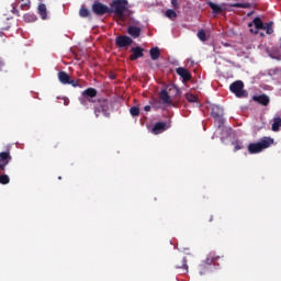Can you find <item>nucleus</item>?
Instances as JSON below:
<instances>
[{
    "mask_svg": "<svg viewBox=\"0 0 281 281\" xmlns=\"http://www.w3.org/2000/svg\"><path fill=\"white\" fill-rule=\"evenodd\" d=\"M79 102L80 104H82V106H89V103H93L95 117H100V113H103L104 117H111V113H109V100L104 98L95 101L87 99V97H83L81 94V97L79 98Z\"/></svg>",
    "mask_w": 281,
    "mask_h": 281,
    "instance_id": "obj_1",
    "label": "nucleus"
},
{
    "mask_svg": "<svg viewBox=\"0 0 281 281\" xmlns=\"http://www.w3.org/2000/svg\"><path fill=\"white\" fill-rule=\"evenodd\" d=\"M274 139L269 136H263L257 143H250L248 145V153L250 155H258V153H262V150H267V148H271L274 144Z\"/></svg>",
    "mask_w": 281,
    "mask_h": 281,
    "instance_id": "obj_2",
    "label": "nucleus"
},
{
    "mask_svg": "<svg viewBox=\"0 0 281 281\" xmlns=\"http://www.w3.org/2000/svg\"><path fill=\"white\" fill-rule=\"evenodd\" d=\"M128 10V0H113L110 3V14H115L120 21H126V12Z\"/></svg>",
    "mask_w": 281,
    "mask_h": 281,
    "instance_id": "obj_3",
    "label": "nucleus"
},
{
    "mask_svg": "<svg viewBox=\"0 0 281 281\" xmlns=\"http://www.w3.org/2000/svg\"><path fill=\"white\" fill-rule=\"evenodd\" d=\"M229 89L236 98H247V90H245V83L241 80L231 83Z\"/></svg>",
    "mask_w": 281,
    "mask_h": 281,
    "instance_id": "obj_4",
    "label": "nucleus"
},
{
    "mask_svg": "<svg viewBox=\"0 0 281 281\" xmlns=\"http://www.w3.org/2000/svg\"><path fill=\"white\" fill-rule=\"evenodd\" d=\"M92 12L97 16H104V14H111V9L109 8V5L100 1H94L92 4Z\"/></svg>",
    "mask_w": 281,
    "mask_h": 281,
    "instance_id": "obj_5",
    "label": "nucleus"
},
{
    "mask_svg": "<svg viewBox=\"0 0 281 281\" xmlns=\"http://www.w3.org/2000/svg\"><path fill=\"white\" fill-rule=\"evenodd\" d=\"M115 45L119 49H122L123 47H131V45H133V38L128 37V35L116 36Z\"/></svg>",
    "mask_w": 281,
    "mask_h": 281,
    "instance_id": "obj_6",
    "label": "nucleus"
},
{
    "mask_svg": "<svg viewBox=\"0 0 281 281\" xmlns=\"http://www.w3.org/2000/svg\"><path fill=\"white\" fill-rule=\"evenodd\" d=\"M211 116L218 122V126H223L225 124V120L223 119V110L218 105H213L211 109Z\"/></svg>",
    "mask_w": 281,
    "mask_h": 281,
    "instance_id": "obj_7",
    "label": "nucleus"
},
{
    "mask_svg": "<svg viewBox=\"0 0 281 281\" xmlns=\"http://www.w3.org/2000/svg\"><path fill=\"white\" fill-rule=\"evenodd\" d=\"M12 161V155L10 151H1L0 153V172H5V166Z\"/></svg>",
    "mask_w": 281,
    "mask_h": 281,
    "instance_id": "obj_8",
    "label": "nucleus"
},
{
    "mask_svg": "<svg viewBox=\"0 0 281 281\" xmlns=\"http://www.w3.org/2000/svg\"><path fill=\"white\" fill-rule=\"evenodd\" d=\"M170 126H171L170 121L168 123L157 122L153 126L151 132L154 133V135H159V134L164 133L165 131H168V128H170Z\"/></svg>",
    "mask_w": 281,
    "mask_h": 281,
    "instance_id": "obj_9",
    "label": "nucleus"
},
{
    "mask_svg": "<svg viewBox=\"0 0 281 281\" xmlns=\"http://www.w3.org/2000/svg\"><path fill=\"white\" fill-rule=\"evenodd\" d=\"M176 74L182 78V82H190L192 80V74L187 68L179 67L176 69Z\"/></svg>",
    "mask_w": 281,
    "mask_h": 281,
    "instance_id": "obj_10",
    "label": "nucleus"
},
{
    "mask_svg": "<svg viewBox=\"0 0 281 281\" xmlns=\"http://www.w3.org/2000/svg\"><path fill=\"white\" fill-rule=\"evenodd\" d=\"M207 5H209V8H211V10L214 14H223V12H225V9L223 7H225V5H228V8H229V4H227V3H223L221 5V4L214 3L212 1H209Z\"/></svg>",
    "mask_w": 281,
    "mask_h": 281,
    "instance_id": "obj_11",
    "label": "nucleus"
},
{
    "mask_svg": "<svg viewBox=\"0 0 281 281\" xmlns=\"http://www.w3.org/2000/svg\"><path fill=\"white\" fill-rule=\"evenodd\" d=\"M132 54L130 55V60H137V58H144V48L142 46H136L131 48Z\"/></svg>",
    "mask_w": 281,
    "mask_h": 281,
    "instance_id": "obj_12",
    "label": "nucleus"
},
{
    "mask_svg": "<svg viewBox=\"0 0 281 281\" xmlns=\"http://www.w3.org/2000/svg\"><path fill=\"white\" fill-rule=\"evenodd\" d=\"M127 34L132 36V38H139V36H142V27L130 25L127 27Z\"/></svg>",
    "mask_w": 281,
    "mask_h": 281,
    "instance_id": "obj_13",
    "label": "nucleus"
},
{
    "mask_svg": "<svg viewBox=\"0 0 281 281\" xmlns=\"http://www.w3.org/2000/svg\"><path fill=\"white\" fill-rule=\"evenodd\" d=\"M254 101L258 102V104H261L262 106H269L270 99H269V95L267 94H260V95L254 97Z\"/></svg>",
    "mask_w": 281,
    "mask_h": 281,
    "instance_id": "obj_14",
    "label": "nucleus"
},
{
    "mask_svg": "<svg viewBox=\"0 0 281 281\" xmlns=\"http://www.w3.org/2000/svg\"><path fill=\"white\" fill-rule=\"evenodd\" d=\"M81 95L88 100H93V98L98 95V90L95 88H88L81 93Z\"/></svg>",
    "mask_w": 281,
    "mask_h": 281,
    "instance_id": "obj_15",
    "label": "nucleus"
},
{
    "mask_svg": "<svg viewBox=\"0 0 281 281\" xmlns=\"http://www.w3.org/2000/svg\"><path fill=\"white\" fill-rule=\"evenodd\" d=\"M256 27V30H265V22H262V19L255 18L252 22L248 23V27Z\"/></svg>",
    "mask_w": 281,
    "mask_h": 281,
    "instance_id": "obj_16",
    "label": "nucleus"
},
{
    "mask_svg": "<svg viewBox=\"0 0 281 281\" xmlns=\"http://www.w3.org/2000/svg\"><path fill=\"white\" fill-rule=\"evenodd\" d=\"M159 98L162 101V104H172V100H170V94L168 90H161L159 93Z\"/></svg>",
    "mask_w": 281,
    "mask_h": 281,
    "instance_id": "obj_17",
    "label": "nucleus"
},
{
    "mask_svg": "<svg viewBox=\"0 0 281 281\" xmlns=\"http://www.w3.org/2000/svg\"><path fill=\"white\" fill-rule=\"evenodd\" d=\"M58 80L61 85H69V80H71V77H69V74L61 70L58 72Z\"/></svg>",
    "mask_w": 281,
    "mask_h": 281,
    "instance_id": "obj_18",
    "label": "nucleus"
},
{
    "mask_svg": "<svg viewBox=\"0 0 281 281\" xmlns=\"http://www.w3.org/2000/svg\"><path fill=\"white\" fill-rule=\"evenodd\" d=\"M149 56L151 60H159V56H161V50H159V47H153L149 49Z\"/></svg>",
    "mask_w": 281,
    "mask_h": 281,
    "instance_id": "obj_19",
    "label": "nucleus"
},
{
    "mask_svg": "<svg viewBox=\"0 0 281 281\" xmlns=\"http://www.w3.org/2000/svg\"><path fill=\"white\" fill-rule=\"evenodd\" d=\"M38 14L43 21L47 20V7L45 3L38 5Z\"/></svg>",
    "mask_w": 281,
    "mask_h": 281,
    "instance_id": "obj_20",
    "label": "nucleus"
},
{
    "mask_svg": "<svg viewBox=\"0 0 281 281\" xmlns=\"http://www.w3.org/2000/svg\"><path fill=\"white\" fill-rule=\"evenodd\" d=\"M79 16H81V19H91V11L82 5L79 10Z\"/></svg>",
    "mask_w": 281,
    "mask_h": 281,
    "instance_id": "obj_21",
    "label": "nucleus"
},
{
    "mask_svg": "<svg viewBox=\"0 0 281 281\" xmlns=\"http://www.w3.org/2000/svg\"><path fill=\"white\" fill-rule=\"evenodd\" d=\"M272 122L273 123H272L271 128H272L273 133H278V131H280V128H281V119H280V116H274Z\"/></svg>",
    "mask_w": 281,
    "mask_h": 281,
    "instance_id": "obj_22",
    "label": "nucleus"
},
{
    "mask_svg": "<svg viewBox=\"0 0 281 281\" xmlns=\"http://www.w3.org/2000/svg\"><path fill=\"white\" fill-rule=\"evenodd\" d=\"M218 257H214V256H209L203 262L202 265H200L201 269H205V266L207 265L210 267V265H214V261L217 259Z\"/></svg>",
    "mask_w": 281,
    "mask_h": 281,
    "instance_id": "obj_23",
    "label": "nucleus"
},
{
    "mask_svg": "<svg viewBox=\"0 0 281 281\" xmlns=\"http://www.w3.org/2000/svg\"><path fill=\"white\" fill-rule=\"evenodd\" d=\"M269 56L274 60H281V49L278 50L276 48H271V50L269 52Z\"/></svg>",
    "mask_w": 281,
    "mask_h": 281,
    "instance_id": "obj_24",
    "label": "nucleus"
},
{
    "mask_svg": "<svg viewBox=\"0 0 281 281\" xmlns=\"http://www.w3.org/2000/svg\"><path fill=\"white\" fill-rule=\"evenodd\" d=\"M16 3H21V10H30L32 2L30 0H16Z\"/></svg>",
    "mask_w": 281,
    "mask_h": 281,
    "instance_id": "obj_25",
    "label": "nucleus"
},
{
    "mask_svg": "<svg viewBox=\"0 0 281 281\" xmlns=\"http://www.w3.org/2000/svg\"><path fill=\"white\" fill-rule=\"evenodd\" d=\"M228 5H229V8H244V9L251 8V3H249V2H245V3L237 2V3H232V4H228Z\"/></svg>",
    "mask_w": 281,
    "mask_h": 281,
    "instance_id": "obj_26",
    "label": "nucleus"
},
{
    "mask_svg": "<svg viewBox=\"0 0 281 281\" xmlns=\"http://www.w3.org/2000/svg\"><path fill=\"white\" fill-rule=\"evenodd\" d=\"M0 183L2 186H8V183H10V177L3 172H0Z\"/></svg>",
    "mask_w": 281,
    "mask_h": 281,
    "instance_id": "obj_27",
    "label": "nucleus"
},
{
    "mask_svg": "<svg viewBox=\"0 0 281 281\" xmlns=\"http://www.w3.org/2000/svg\"><path fill=\"white\" fill-rule=\"evenodd\" d=\"M36 15L35 14H32V13H26L24 15V21L25 23H34L36 21Z\"/></svg>",
    "mask_w": 281,
    "mask_h": 281,
    "instance_id": "obj_28",
    "label": "nucleus"
},
{
    "mask_svg": "<svg viewBox=\"0 0 281 281\" xmlns=\"http://www.w3.org/2000/svg\"><path fill=\"white\" fill-rule=\"evenodd\" d=\"M266 34H273V22H268L265 24Z\"/></svg>",
    "mask_w": 281,
    "mask_h": 281,
    "instance_id": "obj_29",
    "label": "nucleus"
},
{
    "mask_svg": "<svg viewBox=\"0 0 281 281\" xmlns=\"http://www.w3.org/2000/svg\"><path fill=\"white\" fill-rule=\"evenodd\" d=\"M186 100H188V102H199V98L192 93H187L186 94Z\"/></svg>",
    "mask_w": 281,
    "mask_h": 281,
    "instance_id": "obj_30",
    "label": "nucleus"
},
{
    "mask_svg": "<svg viewBox=\"0 0 281 281\" xmlns=\"http://www.w3.org/2000/svg\"><path fill=\"white\" fill-rule=\"evenodd\" d=\"M167 19H177V12L172 9H168L166 11Z\"/></svg>",
    "mask_w": 281,
    "mask_h": 281,
    "instance_id": "obj_31",
    "label": "nucleus"
},
{
    "mask_svg": "<svg viewBox=\"0 0 281 281\" xmlns=\"http://www.w3.org/2000/svg\"><path fill=\"white\" fill-rule=\"evenodd\" d=\"M130 113H131V115H132L133 117H137V116L139 115V108H137V106H132V108L130 109Z\"/></svg>",
    "mask_w": 281,
    "mask_h": 281,
    "instance_id": "obj_32",
    "label": "nucleus"
},
{
    "mask_svg": "<svg viewBox=\"0 0 281 281\" xmlns=\"http://www.w3.org/2000/svg\"><path fill=\"white\" fill-rule=\"evenodd\" d=\"M198 38H200V41H203V42L207 41V35L205 34V31L200 30L198 32Z\"/></svg>",
    "mask_w": 281,
    "mask_h": 281,
    "instance_id": "obj_33",
    "label": "nucleus"
},
{
    "mask_svg": "<svg viewBox=\"0 0 281 281\" xmlns=\"http://www.w3.org/2000/svg\"><path fill=\"white\" fill-rule=\"evenodd\" d=\"M169 91H173L176 97L181 95V90H179V88H177L176 86H172L171 88H169Z\"/></svg>",
    "mask_w": 281,
    "mask_h": 281,
    "instance_id": "obj_34",
    "label": "nucleus"
},
{
    "mask_svg": "<svg viewBox=\"0 0 281 281\" xmlns=\"http://www.w3.org/2000/svg\"><path fill=\"white\" fill-rule=\"evenodd\" d=\"M68 85H71V87H82L80 86V80L78 79H70Z\"/></svg>",
    "mask_w": 281,
    "mask_h": 281,
    "instance_id": "obj_35",
    "label": "nucleus"
},
{
    "mask_svg": "<svg viewBox=\"0 0 281 281\" xmlns=\"http://www.w3.org/2000/svg\"><path fill=\"white\" fill-rule=\"evenodd\" d=\"M276 74H280V69L278 68H272L268 71L269 76H276Z\"/></svg>",
    "mask_w": 281,
    "mask_h": 281,
    "instance_id": "obj_36",
    "label": "nucleus"
},
{
    "mask_svg": "<svg viewBox=\"0 0 281 281\" xmlns=\"http://www.w3.org/2000/svg\"><path fill=\"white\" fill-rule=\"evenodd\" d=\"M11 12H12L13 14H15L16 16H21V14H19V9H16V5H14V4H12V10H11Z\"/></svg>",
    "mask_w": 281,
    "mask_h": 281,
    "instance_id": "obj_37",
    "label": "nucleus"
},
{
    "mask_svg": "<svg viewBox=\"0 0 281 281\" xmlns=\"http://www.w3.org/2000/svg\"><path fill=\"white\" fill-rule=\"evenodd\" d=\"M171 5L175 10H177V8H179V2L178 0H171Z\"/></svg>",
    "mask_w": 281,
    "mask_h": 281,
    "instance_id": "obj_38",
    "label": "nucleus"
},
{
    "mask_svg": "<svg viewBox=\"0 0 281 281\" xmlns=\"http://www.w3.org/2000/svg\"><path fill=\"white\" fill-rule=\"evenodd\" d=\"M237 150H243V146L238 143H236V145L234 147V153H237Z\"/></svg>",
    "mask_w": 281,
    "mask_h": 281,
    "instance_id": "obj_39",
    "label": "nucleus"
},
{
    "mask_svg": "<svg viewBox=\"0 0 281 281\" xmlns=\"http://www.w3.org/2000/svg\"><path fill=\"white\" fill-rule=\"evenodd\" d=\"M4 63H3V59H1V57H0V71L2 70L1 68H3L4 67Z\"/></svg>",
    "mask_w": 281,
    "mask_h": 281,
    "instance_id": "obj_40",
    "label": "nucleus"
},
{
    "mask_svg": "<svg viewBox=\"0 0 281 281\" xmlns=\"http://www.w3.org/2000/svg\"><path fill=\"white\" fill-rule=\"evenodd\" d=\"M181 267H183V269H188V263L186 262V259H183V262H182Z\"/></svg>",
    "mask_w": 281,
    "mask_h": 281,
    "instance_id": "obj_41",
    "label": "nucleus"
},
{
    "mask_svg": "<svg viewBox=\"0 0 281 281\" xmlns=\"http://www.w3.org/2000/svg\"><path fill=\"white\" fill-rule=\"evenodd\" d=\"M150 109H151L150 105H145V106H144V111H146V112L150 111Z\"/></svg>",
    "mask_w": 281,
    "mask_h": 281,
    "instance_id": "obj_42",
    "label": "nucleus"
},
{
    "mask_svg": "<svg viewBox=\"0 0 281 281\" xmlns=\"http://www.w3.org/2000/svg\"><path fill=\"white\" fill-rule=\"evenodd\" d=\"M251 34H258V31H254V29H250Z\"/></svg>",
    "mask_w": 281,
    "mask_h": 281,
    "instance_id": "obj_43",
    "label": "nucleus"
},
{
    "mask_svg": "<svg viewBox=\"0 0 281 281\" xmlns=\"http://www.w3.org/2000/svg\"><path fill=\"white\" fill-rule=\"evenodd\" d=\"M212 221H214V215H211V216H210L209 222L212 223Z\"/></svg>",
    "mask_w": 281,
    "mask_h": 281,
    "instance_id": "obj_44",
    "label": "nucleus"
},
{
    "mask_svg": "<svg viewBox=\"0 0 281 281\" xmlns=\"http://www.w3.org/2000/svg\"><path fill=\"white\" fill-rule=\"evenodd\" d=\"M251 14H254V11L249 12V13L247 14V16H251Z\"/></svg>",
    "mask_w": 281,
    "mask_h": 281,
    "instance_id": "obj_45",
    "label": "nucleus"
},
{
    "mask_svg": "<svg viewBox=\"0 0 281 281\" xmlns=\"http://www.w3.org/2000/svg\"><path fill=\"white\" fill-rule=\"evenodd\" d=\"M205 272L204 271H200V274L203 276Z\"/></svg>",
    "mask_w": 281,
    "mask_h": 281,
    "instance_id": "obj_46",
    "label": "nucleus"
},
{
    "mask_svg": "<svg viewBox=\"0 0 281 281\" xmlns=\"http://www.w3.org/2000/svg\"><path fill=\"white\" fill-rule=\"evenodd\" d=\"M0 36H3V32H0Z\"/></svg>",
    "mask_w": 281,
    "mask_h": 281,
    "instance_id": "obj_47",
    "label": "nucleus"
}]
</instances>
